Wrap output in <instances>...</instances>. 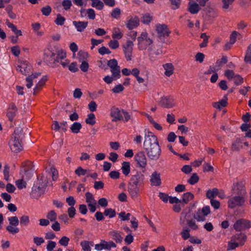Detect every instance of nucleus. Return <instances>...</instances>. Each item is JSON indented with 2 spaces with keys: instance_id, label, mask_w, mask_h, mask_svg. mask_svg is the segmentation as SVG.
Here are the masks:
<instances>
[{
  "instance_id": "a211bd4d",
  "label": "nucleus",
  "mask_w": 251,
  "mask_h": 251,
  "mask_svg": "<svg viewBox=\"0 0 251 251\" xmlns=\"http://www.w3.org/2000/svg\"><path fill=\"white\" fill-rule=\"evenodd\" d=\"M145 176L141 172H137L132 176L130 182L141 186L144 182Z\"/></svg>"
},
{
  "instance_id": "052dcab7",
  "label": "nucleus",
  "mask_w": 251,
  "mask_h": 251,
  "mask_svg": "<svg viewBox=\"0 0 251 251\" xmlns=\"http://www.w3.org/2000/svg\"><path fill=\"white\" fill-rule=\"evenodd\" d=\"M20 224L21 225L26 226L29 223V217L27 215H23L20 220Z\"/></svg>"
},
{
  "instance_id": "dca6fc26",
  "label": "nucleus",
  "mask_w": 251,
  "mask_h": 251,
  "mask_svg": "<svg viewBox=\"0 0 251 251\" xmlns=\"http://www.w3.org/2000/svg\"><path fill=\"white\" fill-rule=\"evenodd\" d=\"M140 186L135 184L131 182H129L127 186V191L130 196L132 198H136L140 191Z\"/></svg>"
},
{
  "instance_id": "f704fd0d",
  "label": "nucleus",
  "mask_w": 251,
  "mask_h": 251,
  "mask_svg": "<svg viewBox=\"0 0 251 251\" xmlns=\"http://www.w3.org/2000/svg\"><path fill=\"white\" fill-rule=\"evenodd\" d=\"M80 245L83 251H91V247L93 246V242L88 241L81 242Z\"/></svg>"
},
{
  "instance_id": "e433bc0d",
  "label": "nucleus",
  "mask_w": 251,
  "mask_h": 251,
  "mask_svg": "<svg viewBox=\"0 0 251 251\" xmlns=\"http://www.w3.org/2000/svg\"><path fill=\"white\" fill-rule=\"evenodd\" d=\"M47 80V76H43L37 83L35 87L33 89V94H35L38 91V90L42 86H43L46 81Z\"/></svg>"
},
{
  "instance_id": "39448f33",
  "label": "nucleus",
  "mask_w": 251,
  "mask_h": 251,
  "mask_svg": "<svg viewBox=\"0 0 251 251\" xmlns=\"http://www.w3.org/2000/svg\"><path fill=\"white\" fill-rule=\"evenodd\" d=\"M148 157L150 160H157L161 154V149L159 145L145 149Z\"/></svg>"
},
{
  "instance_id": "ddd939ff",
  "label": "nucleus",
  "mask_w": 251,
  "mask_h": 251,
  "mask_svg": "<svg viewBox=\"0 0 251 251\" xmlns=\"http://www.w3.org/2000/svg\"><path fill=\"white\" fill-rule=\"evenodd\" d=\"M140 20L138 16H130L125 23L126 26L129 30L134 29L138 26Z\"/></svg>"
},
{
  "instance_id": "72a5a7b5",
  "label": "nucleus",
  "mask_w": 251,
  "mask_h": 251,
  "mask_svg": "<svg viewBox=\"0 0 251 251\" xmlns=\"http://www.w3.org/2000/svg\"><path fill=\"white\" fill-rule=\"evenodd\" d=\"M123 34L119 27H114L112 29V37L114 39L119 40L123 37Z\"/></svg>"
},
{
  "instance_id": "412c9836",
  "label": "nucleus",
  "mask_w": 251,
  "mask_h": 251,
  "mask_svg": "<svg viewBox=\"0 0 251 251\" xmlns=\"http://www.w3.org/2000/svg\"><path fill=\"white\" fill-rule=\"evenodd\" d=\"M159 104L163 107L170 108L174 106L173 100L167 97H163L161 98L159 101Z\"/></svg>"
},
{
  "instance_id": "7c9ffc66",
  "label": "nucleus",
  "mask_w": 251,
  "mask_h": 251,
  "mask_svg": "<svg viewBox=\"0 0 251 251\" xmlns=\"http://www.w3.org/2000/svg\"><path fill=\"white\" fill-rule=\"evenodd\" d=\"M243 141L240 138H237L232 144L231 150L239 151L242 148Z\"/></svg>"
},
{
  "instance_id": "0e129e2a",
  "label": "nucleus",
  "mask_w": 251,
  "mask_h": 251,
  "mask_svg": "<svg viewBox=\"0 0 251 251\" xmlns=\"http://www.w3.org/2000/svg\"><path fill=\"white\" fill-rule=\"evenodd\" d=\"M88 171V170L83 169L81 167H78L75 170V173L78 176H84Z\"/></svg>"
},
{
  "instance_id": "f03ea898",
  "label": "nucleus",
  "mask_w": 251,
  "mask_h": 251,
  "mask_svg": "<svg viewBox=\"0 0 251 251\" xmlns=\"http://www.w3.org/2000/svg\"><path fill=\"white\" fill-rule=\"evenodd\" d=\"M66 57V52L60 49L55 51L52 48H47L44 50V59L46 61L54 63H59L61 60Z\"/></svg>"
},
{
  "instance_id": "69168bd1",
  "label": "nucleus",
  "mask_w": 251,
  "mask_h": 251,
  "mask_svg": "<svg viewBox=\"0 0 251 251\" xmlns=\"http://www.w3.org/2000/svg\"><path fill=\"white\" fill-rule=\"evenodd\" d=\"M118 216L122 221H126L130 219V214L126 213L125 212H121L118 214Z\"/></svg>"
},
{
  "instance_id": "cd10ccee",
  "label": "nucleus",
  "mask_w": 251,
  "mask_h": 251,
  "mask_svg": "<svg viewBox=\"0 0 251 251\" xmlns=\"http://www.w3.org/2000/svg\"><path fill=\"white\" fill-rule=\"evenodd\" d=\"M16 111L17 107L16 105L13 103L10 104L7 112V116L10 121H13L14 117L15 116Z\"/></svg>"
},
{
  "instance_id": "6ab92c4d",
  "label": "nucleus",
  "mask_w": 251,
  "mask_h": 251,
  "mask_svg": "<svg viewBox=\"0 0 251 251\" xmlns=\"http://www.w3.org/2000/svg\"><path fill=\"white\" fill-rule=\"evenodd\" d=\"M150 180L151 186H160L161 184V179L160 173L156 171L153 172L150 176Z\"/></svg>"
},
{
  "instance_id": "a19ab883",
  "label": "nucleus",
  "mask_w": 251,
  "mask_h": 251,
  "mask_svg": "<svg viewBox=\"0 0 251 251\" xmlns=\"http://www.w3.org/2000/svg\"><path fill=\"white\" fill-rule=\"evenodd\" d=\"M23 167L25 173L32 172L35 170L32 163L29 161L25 163Z\"/></svg>"
},
{
  "instance_id": "bb28decb",
  "label": "nucleus",
  "mask_w": 251,
  "mask_h": 251,
  "mask_svg": "<svg viewBox=\"0 0 251 251\" xmlns=\"http://www.w3.org/2000/svg\"><path fill=\"white\" fill-rule=\"evenodd\" d=\"M200 5L194 1H190L188 4V10L193 14H197L200 10Z\"/></svg>"
},
{
  "instance_id": "6e6d98bb",
  "label": "nucleus",
  "mask_w": 251,
  "mask_h": 251,
  "mask_svg": "<svg viewBox=\"0 0 251 251\" xmlns=\"http://www.w3.org/2000/svg\"><path fill=\"white\" fill-rule=\"evenodd\" d=\"M239 244H238L237 242H235L234 240L231 238L230 241L228 242L227 250H232L238 247H239Z\"/></svg>"
},
{
  "instance_id": "4c0bfd02",
  "label": "nucleus",
  "mask_w": 251,
  "mask_h": 251,
  "mask_svg": "<svg viewBox=\"0 0 251 251\" xmlns=\"http://www.w3.org/2000/svg\"><path fill=\"white\" fill-rule=\"evenodd\" d=\"M152 20V16L148 13H145L141 17V21L144 24L148 25Z\"/></svg>"
},
{
  "instance_id": "338daca9",
  "label": "nucleus",
  "mask_w": 251,
  "mask_h": 251,
  "mask_svg": "<svg viewBox=\"0 0 251 251\" xmlns=\"http://www.w3.org/2000/svg\"><path fill=\"white\" fill-rule=\"evenodd\" d=\"M79 61H84V60L87 58L88 53L82 50H79L77 53Z\"/></svg>"
},
{
  "instance_id": "3c124183",
  "label": "nucleus",
  "mask_w": 251,
  "mask_h": 251,
  "mask_svg": "<svg viewBox=\"0 0 251 251\" xmlns=\"http://www.w3.org/2000/svg\"><path fill=\"white\" fill-rule=\"evenodd\" d=\"M244 61L247 63H251V44L249 46L247 49L246 55L244 58Z\"/></svg>"
},
{
  "instance_id": "f3484780",
  "label": "nucleus",
  "mask_w": 251,
  "mask_h": 251,
  "mask_svg": "<svg viewBox=\"0 0 251 251\" xmlns=\"http://www.w3.org/2000/svg\"><path fill=\"white\" fill-rule=\"evenodd\" d=\"M192 219V216L189 209H185L181 213L180 216V224L181 226H185Z\"/></svg>"
},
{
  "instance_id": "37998d69",
  "label": "nucleus",
  "mask_w": 251,
  "mask_h": 251,
  "mask_svg": "<svg viewBox=\"0 0 251 251\" xmlns=\"http://www.w3.org/2000/svg\"><path fill=\"white\" fill-rule=\"evenodd\" d=\"M82 127L81 124L79 122H75L70 127L72 132L74 133H78L79 132Z\"/></svg>"
},
{
  "instance_id": "9b49d317",
  "label": "nucleus",
  "mask_w": 251,
  "mask_h": 251,
  "mask_svg": "<svg viewBox=\"0 0 251 251\" xmlns=\"http://www.w3.org/2000/svg\"><path fill=\"white\" fill-rule=\"evenodd\" d=\"M21 140L16 137H11L9 145L12 151L18 152L22 151L23 148L20 141Z\"/></svg>"
},
{
  "instance_id": "58836bf2",
  "label": "nucleus",
  "mask_w": 251,
  "mask_h": 251,
  "mask_svg": "<svg viewBox=\"0 0 251 251\" xmlns=\"http://www.w3.org/2000/svg\"><path fill=\"white\" fill-rule=\"evenodd\" d=\"M23 137V128L20 126L16 127L12 137L22 139Z\"/></svg>"
},
{
  "instance_id": "864d4df0",
  "label": "nucleus",
  "mask_w": 251,
  "mask_h": 251,
  "mask_svg": "<svg viewBox=\"0 0 251 251\" xmlns=\"http://www.w3.org/2000/svg\"><path fill=\"white\" fill-rule=\"evenodd\" d=\"M6 229L9 232V233L12 234H16L20 231L19 227L15 226L8 225L6 226Z\"/></svg>"
},
{
  "instance_id": "4d7b16f0",
  "label": "nucleus",
  "mask_w": 251,
  "mask_h": 251,
  "mask_svg": "<svg viewBox=\"0 0 251 251\" xmlns=\"http://www.w3.org/2000/svg\"><path fill=\"white\" fill-rule=\"evenodd\" d=\"M9 172H10V167L8 165H5L4 167V169L3 171L4 179L8 181L9 180Z\"/></svg>"
},
{
  "instance_id": "4be33fe9",
  "label": "nucleus",
  "mask_w": 251,
  "mask_h": 251,
  "mask_svg": "<svg viewBox=\"0 0 251 251\" xmlns=\"http://www.w3.org/2000/svg\"><path fill=\"white\" fill-rule=\"evenodd\" d=\"M231 238L237 242V244H239V246H240L244 244L247 239V236L244 233H239L232 236Z\"/></svg>"
},
{
  "instance_id": "7ed1b4c3",
  "label": "nucleus",
  "mask_w": 251,
  "mask_h": 251,
  "mask_svg": "<svg viewBox=\"0 0 251 251\" xmlns=\"http://www.w3.org/2000/svg\"><path fill=\"white\" fill-rule=\"evenodd\" d=\"M110 115L112 122L123 121L127 122L131 119V115L124 109H120L116 106H112L110 110Z\"/></svg>"
},
{
  "instance_id": "0eeeda50",
  "label": "nucleus",
  "mask_w": 251,
  "mask_h": 251,
  "mask_svg": "<svg viewBox=\"0 0 251 251\" xmlns=\"http://www.w3.org/2000/svg\"><path fill=\"white\" fill-rule=\"evenodd\" d=\"M107 65L110 69L112 75L116 78H119L121 76L120 67L117 61L115 59H111L108 61Z\"/></svg>"
},
{
  "instance_id": "774afa93",
  "label": "nucleus",
  "mask_w": 251,
  "mask_h": 251,
  "mask_svg": "<svg viewBox=\"0 0 251 251\" xmlns=\"http://www.w3.org/2000/svg\"><path fill=\"white\" fill-rule=\"evenodd\" d=\"M70 241L69 238L67 236H63L59 241V243L64 247H67Z\"/></svg>"
},
{
  "instance_id": "c756f323",
  "label": "nucleus",
  "mask_w": 251,
  "mask_h": 251,
  "mask_svg": "<svg viewBox=\"0 0 251 251\" xmlns=\"http://www.w3.org/2000/svg\"><path fill=\"white\" fill-rule=\"evenodd\" d=\"M227 97L225 95L224 98L218 102H214L213 104L214 107L218 109H221L223 107H225L227 104Z\"/></svg>"
},
{
  "instance_id": "473e14b6",
  "label": "nucleus",
  "mask_w": 251,
  "mask_h": 251,
  "mask_svg": "<svg viewBox=\"0 0 251 251\" xmlns=\"http://www.w3.org/2000/svg\"><path fill=\"white\" fill-rule=\"evenodd\" d=\"M109 235L117 242L121 243L123 241V237L120 232L116 230H112L109 232Z\"/></svg>"
},
{
  "instance_id": "1a4fd4ad",
  "label": "nucleus",
  "mask_w": 251,
  "mask_h": 251,
  "mask_svg": "<svg viewBox=\"0 0 251 251\" xmlns=\"http://www.w3.org/2000/svg\"><path fill=\"white\" fill-rule=\"evenodd\" d=\"M135 161L140 168H145L147 165V158L143 151H138L134 156Z\"/></svg>"
},
{
  "instance_id": "bf43d9fd",
  "label": "nucleus",
  "mask_w": 251,
  "mask_h": 251,
  "mask_svg": "<svg viewBox=\"0 0 251 251\" xmlns=\"http://www.w3.org/2000/svg\"><path fill=\"white\" fill-rule=\"evenodd\" d=\"M104 215L110 218H112L116 216V211L112 208L106 209L104 211Z\"/></svg>"
},
{
  "instance_id": "423d86ee",
  "label": "nucleus",
  "mask_w": 251,
  "mask_h": 251,
  "mask_svg": "<svg viewBox=\"0 0 251 251\" xmlns=\"http://www.w3.org/2000/svg\"><path fill=\"white\" fill-rule=\"evenodd\" d=\"M211 213L209 206H203L201 209H198L195 211L194 217L198 222H203L206 220V217Z\"/></svg>"
},
{
  "instance_id": "f8f14e48",
  "label": "nucleus",
  "mask_w": 251,
  "mask_h": 251,
  "mask_svg": "<svg viewBox=\"0 0 251 251\" xmlns=\"http://www.w3.org/2000/svg\"><path fill=\"white\" fill-rule=\"evenodd\" d=\"M133 45L132 41L127 40L123 45L124 51L127 60H131Z\"/></svg>"
},
{
  "instance_id": "13d9d810",
  "label": "nucleus",
  "mask_w": 251,
  "mask_h": 251,
  "mask_svg": "<svg viewBox=\"0 0 251 251\" xmlns=\"http://www.w3.org/2000/svg\"><path fill=\"white\" fill-rule=\"evenodd\" d=\"M121 14V11L119 8H115L111 13V16L115 19H118Z\"/></svg>"
},
{
  "instance_id": "680f3d73",
  "label": "nucleus",
  "mask_w": 251,
  "mask_h": 251,
  "mask_svg": "<svg viewBox=\"0 0 251 251\" xmlns=\"http://www.w3.org/2000/svg\"><path fill=\"white\" fill-rule=\"evenodd\" d=\"M65 21V19L62 17L60 14L57 15L55 23L57 25H62Z\"/></svg>"
},
{
  "instance_id": "79ce46f5",
  "label": "nucleus",
  "mask_w": 251,
  "mask_h": 251,
  "mask_svg": "<svg viewBox=\"0 0 251 251\" xmlns=\"http://www.w3.org/2000/svg\"><path fill=\"white\" fill-rule=\"evenodd\" d=\"M7 26L11 29L12 31L17 36H21L22 35V32L21 30H18L16 26L13 25L12 23H11L9 22H6Z\"/></svg>"
},
{
  "instance_id": "c85d7f7f",
  "label": "nucleus",
  "mask_w": 251,
  "mask_h": 251,
  "mask_svg": "<svg viewBox=\"0 0 251 251\" xmlns=\"http://www.w3.org/2000/svg\"><path fill=\"white\" fill-rule=\"evenodd\" d=\"M165 70L164 74L167 76H170L172 75L174 72V66L171 63H166L163 65Z\"/></svg>"
},
{
  "instance_id": "6e6552de",
  "label": "nucleus",
  "mask_w": 251,
  "mask_h": 251,
  "mask_svg": "<svg viewBox=\"0 0 251 251\" xmlns=\"http://www.w3.org/2000/svg\"><path fill=\"white\" fill-rule=\"evenodd\" d=\"M16 70L22 74L26 75L31 71L32 67L28 62L25 60L20 61L17 64Z\"/></svg>"
},
{
  "instance_id": "2eb2a0df",
  "label": "nucleus",
  "mask_w": 251,
  "mask_h": 251,
  "mask_svg": "<svg viewBox=\"0 0 251 251\" xmlns=\"http://www.w3.org/2000/svg\"><path fill=\"white\" fill-rule=\"evenodd\" d=\"M251 226L250 222L244 219H240L237 220L233 225V228L236 231H241Z\"/></svg>"
},
{
  "instance_id": "a878e982",
  "label": "nucleus",
  "mask_w": 251,
  "mask_h": 251,
  "mask_svg": "<svg viewBox=\"0 0 251 251\" xmlns=\"http://www.w3.org/2000/svg\"><path fill=\"white\" fill-rule=\"evenodd\" d=\"M154 46H151V47H149L148 48V52H149V57L150 60L151 61H153L155 58L154 55H158L162 53V50H155Z\"/></svg>"
},
{
  "instance_id": "aec40b11",
  "label": "nucleus",
  "mask_w": 251,
  "mask_h": 251,
  "mask_svg": "<svg viewBox=\"0 0 251 251\" xmlns=\"http://www.w3.org/2000/svg\"><path fill=\"white\" fill-rule=\"evenodd\" d=\"M156 30L160 37L169 36L170 31L165 24H158L156 26Z\"/></svg>"
},
{
  "instance_id": "9d476101",
  "label": "nucleus",
  "mask_w": 251,
  "mask_h": 251,
  "mask_svg": "<svg viewBox=\"0 0 251 251\" xmlns=\"http://www.w3.org/2000/svg\"><path fill=\"white\" fill-rule=\"evenodd\" d=\"M244 201L243 197L240 196H234L229 199L228 206L230 208H234L236 206L242 205Z\"/></svg>"
},
{
  "instance_id": "4468645a",
  "label": "nucleus",
  "mask_w": 251,
  "mask_h": 251,
  "mask_svg": "<svg viewBox=\"0 0 251 251\" xmlns=\"http://www.w3.org/2000/svg\"><path fill=\"white\" fill-rule=\"evenodd\" d=\"M85 197L86 201L88 204L90 212L94 213L96 210V201L94 199L93 195L89 192H87L85 194Z\"/></svg>"
},
{
  "instance_id": "49530a36",
  "label": "nucleus",
  "mask_w": 251,
  "mask_h": 251,
  "mask_svg": "<svg viewBox=\"0 0 251 251\" xmlns=\"http://www.w3.org/2000/svg\"><path fill=\"white\" fill-rule=\"evenodd\" d=\"M218 189L217 188H213L212 190H208L206 192V197L209 199H213L217 195Z\"/></svg>"
},
{
  "instance_id": "5701e85b",
  "label": "nucleus",
  "mask_w": 251,
  "mask_h": 251,
  "mask_svg": "<svg viewBox=\"0 0 251 251\" xmlns=\"http://www.w3.org/2000/svg\"><path fill=\"white\" fill-rule=\"evenodd\" d=\"M218 16V11L216 9L209 7L207 9L206 12L205 18L208 20L211 21L216 18Z\"/></svg>"
},
{
  "instance_id": "e2e57ef3",
  "label": "nucleus",
  "mask_w": 251,
  "mask_h": 251,
  "mask_svg": "<svg viewBox=\"0 0 251 251\" xmlns=\"http://www.w3.org/2000/svg\"><path fill=\"white\" fill-rule=\"evenodd\" d=\"M199 179V177L197 176V174L194 173L192 175L190 179L188 180V182L191 185H194L197 182H198Z\"/></svg>"
},
{
  "instance_id": "393cba45",
  "label": "nucleus",
  "mask_w": 251,
  "mask_h": 251,
  "mask_svg": "<svg viewBox=\"0 0 251 251\" xmlns=\"http://www.w3.org/2000/svg\"><path fill=\"white\" fill-rule=\"evenodd\" d=\"M40 75V73L35 72L31 75L26 77L25 80L26 81V86L27 88H30L33 86V81Z\"/></svg>"
},
{
  "instance_id": "f257e3e1",
  "label": "nucleus",
  "mask_w": 251,
  "mask_h": 251,
  "mask_svg": "<svg viewBox=\"0 0 251 251\" xmlns=\"http://www.w3.org/2000/svg\"><path fill=\"white\" fill-rule=\"evenodd\" d=\"M48 185H52L48 181L47 176L42 174L37 177V180L35 182L30 193V196L35 199H38L45 192L46 187Z\"/></svg>"
},
{
  "instance_id": "20e7f679",
  "label": "nucleus",
  "mask_w": 251,
  "mask_h": 251,
  "mask_svg": "<svg viewBox=\"0 0 251 251\" xmlns=\"http://www.w3.org/2000/svg\"><path fill=\"white\" fill-rule=\"evenodd\" d=\"M144 132L145 136L143 143L144 149L159 145L157 136L153 132L150 130H147V129H145Z\"/></svg>"
},
{
  "instance_id": "8fccbe9b",
  "label": "nucleus",
  "mask_w": 251,
  "mask_h": 251,
  "mask_svg": "<svg viewBox=\"0 0 251 251\" xmlns=\"http://www.w3.org/2000/svg\"><path fill=\"white\" fill-rule=\"evenodd\" d=\"M104 250H110L112 248H116V245L113 242H106L104 240H102Z\"/></svg>"
},
{
  "instance_id": "ea45409f",
  "label": "nucleus",
  "mask_w": 251,
  "mask_h": 251,
  "mask_svg": "<svg viewBox=\"0 0 251 251\" xmlns=\"http://www.w3.org/2000/svg\"><path fill=\"white\" fill-rule=\"evenodd\" d=\"M194 198V195L191 192H186L183 194L181 202L184 203H188L190 201Z\"/></svg>"
},
{
  "instance_id": "c03bdc74",
  "label": "nucleus",
  "mask_w": 251,
  "mask_h": 251,
  "mask_svg": "<svg viewBox=\"0 0 251 251\" xmlns=\"http://www.w3.org/2000/svg\"><path fill=\"white\" fill-rule=\"evenodd\" d=\"M86 124L93 126L96 123V117L94 113H91L88 114L87 118L85 119Z\"/></svg>"
},
{
  "instance_id": "2f4dec72",
  "label": "nucleus",
  "mask_w": 251,
  "mask_h": 251,
  "mask_svg": "<svg viewBox=\"0 0 251 251\" xmlns=\"http://www.w3.org/2000/svg\"><path fill=\"white\" fill-rule=\"evenodd\" d=\"M150 38L148 37V33L146 32H143L137 38V41H138V45L140 46L141 48H144V43L143 41H146V40H148V39H149Z\"/></svg>"
},
{
  "instance_id": "c9c22d12",
  "label": "nucleus",
  "mask_w": 251,
  "mask_h": 251,
  "mask_svg": "<svg viewBox=\"0 0 251 251\" xmlns=\"http://www.w3.org/2000/svg\"><path fill=\"white\" fill-rule=\"evenodd\" d=\"M121 169L123 174L125 176H127L130 172L129 162L126 161L123 162L122 164Z\"/></svg>"
},
{
  "instance_id": "b1692460",
  "label": "nucleus",
  "mask_w": 251,
  "mask_h": 251,
  "mask_svg": "<svg viewBox=\"0 0 251 251\" xmlns=\"http://www.w3.org/2000/svg\"><path fill=\"white\" fill-rule=\"evenodd\" d=\"M73 25L78 32H82L87 27L88 22L85 21H73Z\"/></svg>"
},
{
  "instance_id": "09e8293b",
  "label": "nucleus",
  "mask_w": 251,
  "mask_h": 251,
  "mask_svg": "<svg viewBox=\"0 0 251 251\" xmlns=\"http://www.w3.org/2000/svg\"><path fill=\"white\" fill-rule=\"evenodd\" d=\"M144 48H141L140 46L138 45V48L140 50H145L147 49L148 50V48L149 47H151V46H153L152 45L153 41L151 39H148L146 41H143Z\"/></svg>"
},
{
  "instance_id": "a18cd8bd",
  "label": "nucleus",
  "mask_w": 251,
  "mask_h": 251,
  "mask_svg": "<svg viewBox=\"0 0 251 251\" xmlns=\"http://www.w3.org/2000/svg\"><path fill=\"white\" fill-rule=\"evenodd\" d=\"M92 1L91 5L92 7L96 8L98 10H101L104 4L100 0H91Z\"/></svg>"
},
{
  "instance_id": "5fc2aeb1",
  "label": "nucleus",
  "mask_w": 251,
  "mask_h": 251,
  "mask_svg": "<svg viewBox=\"0 0 251 251\" xmlns=\"http://www.w3.org/2000/svg\"><path fill=\"white\" fill-rule=\"evenodd\" d=\"M9 225L11 226H18L19 224V220L17 216H12L8 218Z\"/></svg>"
},
{
  "instance_id": "de8ad7c7",
  "label": "nucleus",
  "mask_w": 251,
  "mask_h": 251,
  "mask_svg": "<svg viewBox=\"0 0 251 251\" xmlns=\"http://www.w3.org/2000/svg\"><path fill=\"white\" fill-rule=\"evenodd\" d=\"M51 175L52 179L53 181H56L58 178V171L53 167H51L50 169L46 170Z\"/></svg>"
},
{
  "instance_id": "603ef678",
  "label": "nucleus",
  "mask_w": 251,
  "mask_h": 251,
  "mask_svg": "<svg viewBox=\"0 0 251 251\" xmlns=\"http://www.w3.org/2000/svg\"><path fill=\"white\" fill-rule=\"evenodd\" d=\"M47 218L48 220L50 221V222H55L56 221V220L57 219V214L54 211V210H51L47 215Z\"/></svg>"
}]
</instances>
